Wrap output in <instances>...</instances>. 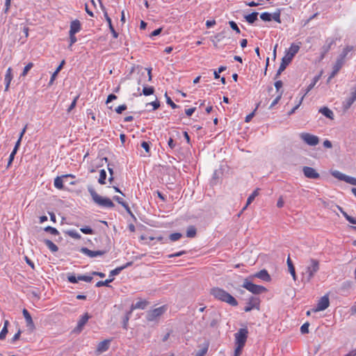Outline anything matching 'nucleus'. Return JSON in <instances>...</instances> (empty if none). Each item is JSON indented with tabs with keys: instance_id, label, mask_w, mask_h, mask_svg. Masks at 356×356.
Here are the masks:
<instances>
[{
	"instance_id": "nucleus-14",
	"label": "nucleus",
	"mask_w": 356,
	"mask_h": 356,
	"mask_svg": "<svg viewBox=\"0 0 356 356\" xmlns=\"http://www.w3.org/2000/svg\"><path fill=\"white\" fill-rule=\"evenodd\" d=\"M330 305V300L327 295H325L318 300L316 307L314 312L323 311L327 309Z\"/></svg>"
},
{
	"instance_id": "nucleus-32",
	"label": "nucleus",
	"mask_w": 356,
	"mask_h": 356,
	"mask_svg": "<svg viewBox=\"0 0 356 356\" xmlns=\"http://www.w3.org/2000/svg\"><path fill=\"white\" fill-rule=\"evenodd\" d=\"M8 325H9L8 321L6 320L4 321L3 327L0 332V340H3L6 338V334H8Z\"/></svg>"
},
{
	"instance_id": "nucleus-55",
	"label": "nucleus",
	"mask_w": 356,
	"mask_h": 356,
	"mask_svg": "<svg viewBox=\"0 0 356 356\" xmlns=\"http://www.w3.org/2000/svg\"><path fill=\"white\" fill-rule=\"evenodd\" d=\"M123 270V268H115L114 270H112L111 272H110V275L109 276L111 277V276H115V275H117L118 274H120V273Z\"/></svg>"
},
{
	"instance_id": "nucleus-27",
	"label": "nucleus",
	"mask_w": 356,
	"mask_h": 356,
	"mask_svg": "<svg viewBox=\"0 0 356 356\" xmlns=\"http://www.w3.org/2000/svg\"><path fill=\"white\" fill-rule=\"evenodd\" d=\"M258 13L253 12L249 15H245L244 17L249 24H254L258 19Z\"/></svg>"
},
{
	"instance_id": "nucleus-58",
	"label": "nucleus",
	"mask_w": 356,
	"mask_h": 356,
	"mask_svg": "<svg viewBox=\"0 0 356 356\" xmlns=\"http://www.w3.org/2000/svg\"><path fill=\"white\" fill-rule=\"evenodd\" d=\"M149 143V142L146 141H143L141 143V147L145 150L147 153H149L150 150Z\"/></svg>"
},
{
	"instance_id": "nucleus-40",
	"label": "nucleus",
	"mask_w": 356,
	"mask_h": 356,
	"mask_svg": "<svg viewBox=\"0 0 356 356\" xmlns=\"http://www.w3.org/2000/svg\"><path fill=\"white\" fill-rule=\"evenodd\" d=\"M66 233L68 236L75 239H80L81 238V235L75 230H69Z\"/></svg>"
},
{
	"instance_id": "nucleus-43",
	"label": "nucleus",
	"mask_w": 356,
	"mask_h": 356,
	"mask_svg": "<svg viewBox=\"0 0 356 356\" xmlns=\"http://www.w3.org/2000/svg\"><path fill=\"white\" fill-rule=\"evenodd\" d=\"M44 230L46 232H49L52 235H58L59 234L58 231L54 228V227H52L51 226H47L46 227Z\"/></svg>"
},
{
	"instance_id": "nucleus-38",
	"label": "nucleus",
	"mask_w": 356,
	"mask_h": 356,
	"mask_svg": "<svg viewBox=\"0 0 356 356\" xmlns=\"http://www.w3.org/2000/svg\"><path fill=\"white\" fill-rule=\"evenodd\" d=\"M344 64V60H341V58H337L335 64L333 66V69L339 72L343 65Z\"/></svg>"
},
{
	"instance_id": "nucleus-62",
	"label": "nucleus",
	"mask_w": 356,
	"mask_h": 356,
	"mask_svg": "<svg viewBox=\"0 0 356 356\" xmlns=\"http://www.w3.org/2000/svg\"><path fill=\"white\" fill-rule=\"evenodd\" d=\"M22 334V331L20 330H18V332L13 336V337L11 339V343H15L16 341L19 339L20 335Z\"/></svg>"
},
{
	"instance_id": "nucleus-21",
	"label": "nucleus",
	"mask_w": 356,
	"mask_h": 356,
	"mask_svg": "<svg viewBox=\"0 0 356 356\" xmlns=\"http://www.w3.org/2000/svg\"><path fill=\"white\" fill-rule=\"evenodd\" d=\"M259 188H256L253 192L248 197V200H247V202H246V204L245 205V207L242 209L241 211L240 212V213L238 214V216L241 215V213L245 211L247 207H248L249 204H250L253 200H254V198L259 195Z\"/></svg>"
},
{
	"instance_id": "nucleus-1",
	"label": "nucleus",
	"mask_w": 356,
	"mask_h": 356,
	"mask_svg": "<svg viewBox=\"0 0 356 356\" xmlns=\"http://www.w3.org/2000/svg\"><path fill=\"white\" fill-rule=\"evenodd\" d=\"M210 294L216 299L226 302L231 306L236 307L238 305L235 298L221 288L213 287L211 289Z\"/></svg>"
},
{
	"instance_id": "nucleus-10",
	"label": "nucleus",
	"mask_w": 356,
	"mask_h": 356,
	"mask_svg": "<svg viewBox=\"0 0 356 356\" xmlns=\"http://www.w3.org/2000/svg\"><path fill=\"white\" fill-rule=\"evenodd\" d=\"M99 4H100V7H101L102 10L104 12V16L106 22H108V27H109V29H110L113 38H117L118 37V33L116 32V31L115 30V29H114V27H113V26L112 24L111 19L108 16V15L107 13V11L106 10V8L104 7L103 3H102L101 0H99Z\"/></svg>"
},
{
	"instance_id": "nucleus-31",
	"label": "nucleus",
	"mask_w": 356,
	"mask_h": 356,
	"mask_svg": "<svg viewBox=\"0 0 356 356\" xmlns=\"http://www.w3.org/2000/svg\"><path fill=\"white\" fill-rule=\"evenodd\" d=\"M339 210L341 211L342 215L345 217V218L351 224L356 225V219L353 217L349 216L346 211L343 210V209L339 207Z\"/></svg>"
},
{
	"instance_id": "nucleus-28",
	"label": "nucleus",
	"mask_w": 356,
	"mask_h": 356,
	"mask_svg": "<svg viewBox=\"0 0 356 356\" xmlns=\"http://www.w3.org/2000/svg\"><path fill=\"white\" fill-rule=\"evenodd\" d=\"M148 305V302L146 300H140L136 302L135 304H132L131 305V310L136 309H144Z\"/></svg>"
},
{
	"instance_id": "nucleus-44",
	"label": "nucleus",
	"mask_w": 356,
	"mask_h": 356,
	"mask_svg": "<svg viewBox=\"0 0 356 356\" xmlns=\"http://www.w3.org/2000/svg\"><path fill=\"white\" fill-rule=\"evenodd\" d=\"M271 19H274L275 22L280 23V10H277L276 12L271 14Z\"/></svg>"
},
{
	"instance_id": "nucleus-37",
	"label": "nucleus",
	"mask_w": 356,
	"mask_h": 356,
	"mask_svg": "<svg viewBox=\"0 0 356 356\" xmlns=\"http://www.w3.org/2000/svg\"><path fill=\"white\" fill-rule=\"evenodd\" d=\"M353 47L350 46H347L343 49L341 54L339 55V58H341V60H344L345 58L348 55V54L352 50Z\"/></svg>"
},
{
	"instance_id": "nucleus-34",
	"label": "nucleus",
	"mask_w": 356,
	"mask_h": 356,
	"mask_svg": "<svg viewBox=\"0 0 356 356\" xmlns=\"http://www.w3.org/2000/svg\"><path fill=\"white\" fill-rule=\"evenodd\" d=\"M331 175L334 177V178H337L341 181H344L346 180V178L347 177V175L340 172L339 171H337V170H333V171H331Z\"/></svg>"
},
{
	"instance_id": "nucleus-35",
	"label": "nucleus",
	"mask_w": 356,
	"mask_h": 356,
	"mask_svg": "<svg viewBox=\"0 0 356 356\" xmlns=\"http://www.w3.org/2000/svg\"><path fill=\"white\" fill-rule=\"evenodd\" d=\"M106 172L105 170H101L99 172V178L98 179V182L100 184H106Z\"/></svg>"
},
{
	"instance_id": "nucleus-26",
	"label": "nucleus",
	"mask_w": 356,
	"mask_h": 356,
	"mask_svg": "<svg viewBox=\"0 0 356 356\" xmlns=\"http://www.w3.org/2000/svg\"><path fill=\"white\" fill-rule=\"evenodd\" d=\"M113 200H115L116 202H118L120 204H121V205H122V207H123L127 210V211L129 213H130L131 215H132V216H133V214H132V213H131V209H130V208H129V205L127 204V202H125L122 200V198H121V197H119V196L115 195V196H114V197H113Z\"/></svg>"
},
{
	"instance_id": "nucleus-60",
	"label": "nucleus",
	"mask_w": 356,
	"mask_h": 356,
	"mask_svg": "<svg viewBox=\"0 0 356 356\" xmlns=\"http://www.w3.org/2000/svg\"><path fill=\"white\" fill-rule=\"evenodd\" d=\"M67 280L70 282V283H76L78 282V277H76L75 275H69L67 276Z\"/></svg>"
},
{
	"instance_id": "nucleus-51",
	"label": "nucleus",
	"mask_w": 356,
	"mask_h": 356,
	"mask_svg": "<svg viewBox=\"0 0 356 356\" xmlns=\"http://www.w3.org/2000/svg\"><path fill=\"white\" fill-rule=\"evenodd\" d=\"M78 280L86 282H90L92 280V277L88 275H79Z\"/></svg>"
},
{
	"instance_id": "nucleus-6",
	"label": "nucleus",
	"mask_w": 356,
	"mask_h": 356,
	"mask_svg": "<svg viewBox=\"0 0 356 356\" xmlns=\"http://www.w3.org/2000/svg\"><path fill=\"white\" fill-rule=\"evenodd\" d=\"M242 286L255 295H259L267 291L266 287L252 283L248 278L245 279Z\"/></svg>"
},
{
	"instance_id": "nucleus-25",
	"label": "nucleus",
	"mask_w": 356,
	"mask_h": 356,
	"mask_svg": "<svg viewBox=\"0 0 356 356\" xmlns=\"http://www.w3.org/2000/svg\"><path fill=\"white\" fill-rule=\"evenodd\" d=\"M286 262H287V266H288V268H289V273L292 275L293 280L296 281V278H297L296 273V270H295V267L293 266V264L292 261L291 260L289 256L287 258V261Z\"/></svg>"
},
{
	"instance_id": "nucleus-48",
	"label": "nucleus",
	"mask_w": 356,
	"mask_h": 356,
	"mask_svg": "<svg viewBox=\"0 0 356 356\" xmlns=\"http://www.w3.org/2000/svg\"><path fill=\"white\" fill-rule=\"evenodd\" d=\"M303 99H304V96H302V97L300 98V101H299L298 104L296 106H294V107H293V108H292V109H291V110L288 113V115H291L292 114H293V113L296 112V110L300 107V106L301 105V104H302V101H303Z\"/></svg>"
},
{
	"instance_id": "nucleus-53",
	"label": "nucleus",
	"mask_w": 356,
	"mask_h": 356,
	"mask_svg": "<svg viewBox=\"0 0 356 356\" xmlns=\"http://www.w3.org/2000/svg\"><path fill=\"white\" fill-rule=\"evenodd\" d=\"M80 230L85 234H92L94 233L93 229L89 227H82Z\"/></svg>"
},
{
	"instance_id": "nucleus-64",
	"label": "nucleus",
	"mask_w": 356,
	"mask_h": 356,
	"mask_svg": "<svg viewBox=\"0 0 356 356\" xmlns=\"http://www.w3.org/2000/svg\"><path fill=\"white\" fill-rule=\"evenodd\" d=\"M236 346H237L234 351V356H238L241 353L242 348L244 347V346H240V345H236Z\"/></svg>"
},
{
	"instance_id": "nucleus-56",
	"label": "nucleus",
	"mask_w": 356,
	"mask_h": 356,
	"mask_svg": "<svg viewBox=\"0 0 356 356\" xmlns=\"http://www.w3.org/2000/svg\"><path fill=\"white\" fill-rule=\"evenodd\" d=\"M79 99V96H76L74 100L72 101V102L71 103L70 106H69V108H67V111L68 113L71 112V111L72 109L74 108V107L76 106V102H77V99Z\"/></svg>"
},
{
	"instance_id": "nucleus-20",
	"label": "nucleus",
	"mask_w": 356,
	"mask_h": 356,
	"mask_svg": "<svg viewBox=\"0 0 356 356\" xmlns=\"http://www.w3.org/2000/svg\"><path fill=\"white\" fill-rule=\"evenodd\" d=\"M81 30V22L78 19L73 20L70 24V35L76 34Z\"/></svg>"
},
{
	"instance_id": "nucleus-57",
	"label": "nucleus",
	"mask_w": 356,
	"mask_h": 356,
	"mask_svg": "<svg viewBox=\"0 0 356 356\" xmlns=\"http://www.w3.org/2000/svg\"><path fill=\"white\" fill-rule=\"evenodd\" d=\"M127 106L126 104L119 106L115 108V112L118 114H121L124 111L127 109Z\"/></svg>"
},
{
	"instance_id": "nucleus-7",
	"label": "nucleus",
	"mask_w": 356,
	"mask_h": 356,
	"mask_svg": "<svg viewBox=\"0 0 356 356\" xmlns=\"http://www.w3.org/2000/svg\"><path fill=\"white\" fill-rule=\"evenodd\" d=\"M248 330L245 328H241L234 334L236 345L244 346L248 339Z\"/></svg>"
},
{
	"instance_id": "nucleus-39",
	"label": "nucleus",
	"mask_w": 356,
	"mask_h": 356,
	"mask_svg": "<svg viewBox=\"0 0 356 356\" xmlns=\"http://www.w3.org/2000/svg\"><path fill=\"white\" fill-rule=\"evenodd\" d=\"M154 92V88L152 86L149 87H144L143 89V94L145 96H148L152 95Z\"/></svg>"
},
{
	"instance_id": "nucleus-50",
	"label": "nucleus",
	"mask_w": 356,
	"mask_h": 356,
	"mask_svg": "<svg viewBox=\"0 0 356 356\" xmlns=\"http://www.w3.org/2000/svg\"><path fill=\"white\" fill-rule=\"evenodd\" d=\"M309 323L308 322L305 323L300 327V332L302 334H307L309 332Z\"/></svg>"
},
{
	"instance_id": "nucleus-63",
	"label": "nucleus",
	"mask_w": 356,
	"mask_h": 356,
	"mask_svg": "<svg viewBox=\"0 0 356 356\" xmlns=\"http://www.w3.org/2000/svg\"><path fill=\"white\" fill-rule=\"evenodd\" d=\"M118 97L115 95L114 94H111L109 95L108 97H107V99H106V104H108L109 102H112L113 100H115Z\"/></svg>"
},
{
	"instance_id": "nucleus-3",
	"label": "nucleus",
	"mask_w": 356,
	"mask_h": 356,
	"mask_svg": "<svg viewBox=\"0 0 356 356\" xmlns=\"http://www.w3.org/2000/svg\"><path fill=\"white\" fill-rule=\"evenodd\" d=\"M205 319L209 321V323H203L201 324L202 327H206L209 325L212 328L218 327L221 321V314L216 310H207L202 317L203 321Z\"/></svg>"
},
{
	"instance_id": "nucleus-12",
	"label": "nucleus",
	"mask_w": 356,
	"mask_h": 356,
	"mask_svg": "<svg viewBox=\"0 0 356 356\" xmlns=\"http://www.w3.org/2000/svg\"><path fill=\"white\" fill-rule=\"evenodd\" d=\"M165 312L164 307H160L149 311L147 315V319L149 321H154L157 317L161 316Z\"/></svg>"
},
{
	"instance_id": "nucleus-33",
	"label": "nucleus",
	"mask_w": 356,
	"mask_h": 356,
	"mask_svg": "<svg viewBox=\"0 0 356 356\" xmlns=\"http://www.w3.org/2000/svg\"><path fill=\"white\" fill-rule=\"evenodd\" d=\"M197 229L193 225H191L188 227L186 231V236L188 238H193L196 236Z\"/></svg>"
},
{
	"instance_id": "nucleus-29",
	"label": "nucleus",
	"mask_w": 356,
	"mask_h": 356,
	"mask_svg": "<svg viewBox=\"0 0 356 356\" xmlns=\"http://www.w3.org/2000/svg\"><path fill=\"white\" fill-rule=\"evenodd\" d=\"M209 341H206L204 344H203V347L202 348V349H200L195 355V356H204L207 351H208V349H209Z\"/></svg>"
},
{
	"instance_id": "nucleus-49",
	"label": "nucleus",
	"mask_w": 356,
	"mask_h": 356,
	"mask_svg": "<svg viewBox=\"0 0 356 356\" xmlns=\"http://www.w3.org/2000/svg\"><path fill=\"white\" fill-rule=\"evenodd\" d=\"M229 24L230 26V27L234 30L237 33H241V31L238 26V25L236 24V23L234 21H229Z\"/></svg>"
},
{
	"instance_id": "nucleus-23",
	"label": "nucleus",
	"mask_w": 356,
	"mask_h": 356,
	"mask_svg": "<svg viewBox=\"0 0 356 356\" xmlns=\"http://www.w3.org/2000/svg\"><path fill=\"white\" fill-rule=\"evenodd\" d=\"M319 113H322L323 115H325L326 118L332 120L334 118V113L333 112L327 107L324 106L319 109Z\"/></svg>"
},
{
	"instance_id": "nucleus-22",
	"label": "nucleus",
	"mask_w": 356,
	"mask_h": 356,
	"mask_svg": "<svg viewBox=\"0 0 356 356\" xmlns=\"http://www.w3.org/2000/svg\"><path fill=\"white\" fill-rule=\"evenodd\" d=\"M73 177L72 175H65L62 177H57L54 179V186L58 189H63V177Z\"/></svg>"
},
{
	"instance_id": "nucleus-15",
	"label": "nucleus",
	"mask_w": 356,
	"mask_h": 356,
	"mask_svg": "<svg viewBox=\"0 0 356 356\" xmlns=\"http://www.w3.org/2000/svg\"><path fill=\"white\" fill-rule=\"evenodd\" d=\"M335 43L334 38H327L325 41V44L321 48L320 60H323L326 54L330 50L331 47Z\"/></svg>"
},
{
	"instance_id": "nucleus-47",
	"label": "nucleus",
	"mask_w": 356,
	"mask_h": 356,
	"mask_svg": "<svg viewBox=\"0 0 356 356\" xmlns=\"http://www.w3.org/2000/svg\"><path fill=\"white\" fill-rule=\"evenodd\" d=\"M181 236L182 235L181 233H178V232L172 233V234H170L169 238L172 241H176L179 240L181 237Z\"/></svg>"
},
{
	"instance_id": "nucleus-17",
	"label": "nucleus",
	"mask_w": 356,
	"mask_h": 356,
	"mask_svg": "<svg viewBox=\"0 0 356 356\" xmlns=\"http://www.w3.org/2000/svg\"><path fill=\"white\" fill-rule=\"evenodd\" d=\"M23 316L26 320V325L31 330L35 329V325L32 317L26 309H24L22 311Z\"/></svg>"
},
{
	"instance_id": "nucleus-59",
	"label": "nucleus",
	"mask_w": 356,
	"mask_h": 356,
	"mask_svg": "<svg viewBox=\"0 0 356 356\" xmlns=\"http://www.w3.org/2000/svg\"><path fill=\"white\" fill-rule=\"evenodd\" d=\"M345 181L346 183L350 184L352 185L356 186V179L352 177L347 176L346 178Z\"/></svg>"
},
{
	"instance_id": "nucleus-36",
	"label": "nucleus",
	"mask_w": 356,
	"mask_h": 356,
	"mask_svg": "<svg viewBox=\"0 0 356 356\" xmlns=\"http://www.w3.org/2000/svg\"><path fill=\"white\" fill-rule=\"evenodd\" d=\"M114 278H110L108 280H106L105 281H99L96 283L95 286L96 287H101V286H110L108 284L111 282H113Z\"/></svg>"
},
{
	"instance_id": "nucleus-2",
	"label": "nucleus",
	"mask_w": 356,
	"mask_h": 356,
	"mask_svg": "<svg viewBox=\"0 0 356 356\" xmlns=\"http://www.w3.org/2000/svg\"><path fill=\"white\" fill-rule=\"evenodd\" d=\"M300 47L297 44H292L287 51L286 54L282 58L281 64L277 73L275 75L274 79H277L281 73L286 68L287 65L291 63L293 56L298 52Z\"/></svg>"
},
{
	"instance_id": "nucleus-9",
	"label": "nucleus",
	"mask_w": 356,
	"mask_h": 356,
	"mask_svg": "<svg viewBox=\"0 0 356 356\" xmlns=\"http://www.w3.org/2000/svg\"><path fill=\"white\" fill-rule=\"evenodd\" d=\"M260 300L259 298L250 296L247 302V305L244 308L245 312H249L253 309H259Z\"/></svg>"
},
{
	"instance_id": "nucleus-16",
	"label": "nucleus",
	"mask_w": 356,
	"mask_h": 356,
	"mask_svg": "<svg viewBox=\"0 0 356 356\" xmlns=\"http://www.w3.org/2000/svg\"><path fill=\"white\" fill-rule=\"evenodd\" d=\"M250 278L257 277L266 282H270L271 280L270 276L266 269L261 270L256 273L250 277Z\"/></svg>"
},
{
	"instance_id": "nucleus-45",
	"label": "nucleus",
	"mask_w": 356,
	"mask_h": 356,
	"mask_svg": "<svg viewBox=\"0 0 356 356\" xmlns=\"http://www.w3.org/2000/svg\"><path fill=\"white\" fill-rule=\"evenodd\" d=\"M282 95H283V90H281V92L277 95L276 98L273 101V102L270 105V108H272L273 107H274L279 102V101L282 98Z\"/></svg>"
},
{
	"instance_id": "nucleus-19",
	"label": "nucleus",
	"mask_w": 356,
	"mask_h": 356,
	"mask_svg": "<svg viewBox=\"0 0 356 356\" xmlns=\"http://www.w3.org/2000/svg\"><path fill=\"white\" fill-rule=\"evenodd\" d=\"M90 318L88 313L84 314L81 318L78 321L77 326L76 327V330L81 332L83 329V327L86 324L88 319Z\"/></svg>"
},
{
	"instance_id": "nucleus-52",
	"label": "nucleus",
	"mask_w": 356,
	"mask_h": 356,
	"mask_svg": "<svg viewBox=\"0 0 356 356\" xmlns=\"http://www.w3.org/2000/svg\"><path fill=\"white\" fill-rule=\"evenodd\" d=\"M165 96L166 97L167 104L170 105L172 107V108H176L178 107V106L172 101L171 98L168 96L167 92L165 93Z\"/></svg>"
},
{
	"instance_id": "nucleus-24",
	"label": "nucleus",
	"mask_w": 356,
	"mask_h": 356,
	"mask_svg": "<svg viewBox=\"0 0 356 356\" xmlns=\"http://www.w3.org/2000/svg\"><path fill=\"white\" fill-rule=\"evenodd\" d=\"M321 76V73L318 75H316L314 77L312 82L307 86L305 90V94L302 95L304 97L307 95V93L315 86L316 83L319 81Z\"/></svg>"
},
{
	"instance_id": "nucleus-5",
	"label": "nucleus",
	"mask_w": 356,
	"mask_h": 356,
	"mask_svg": "<svg viewBox=\"0 0 356 356\" xmlns=\"http://www.w3.org/2000/svg\"><path fill=\"white\" fill-rule=\"evenodd\" d=\"M88 192L90 193L92 200L98 205L106 207L113 208L114 207V203L108 197H103L99 195L92 187H88Z\"/></svg>"
},
{
	"instance_id": "nucleus-8",
	"label": "nucleus",
	"mask_w": 356,
	"mask_h": 356,
	"mask_svg": "<svg viewBox=\"0 0 356 356\" xmlns=\"http://www.w3.org/2000/svg\"><path fill=\"white\" fill-rule=\"evenodd\" d=\"M300 138L306 144L310 146H316L319 143V138L315 135L309 133L303 132L300 134Z\"/></svg>"
},
{
	"instance_id": "nucleus-11",
	"label": "nucleus",
	"mask_w": 356,
	"mask_h": 356,
	"mask_svg": "<svg viewBox=\"0 0 356 356\" xmlns=\"http://www.w3.org/2000/svg\"><path fill=\"white\" fill-rule=\"evenodd\" d=\"M108 250H109L104 249V250H101L93 251V250H89L88 248H86V247H83L80 249V251L82 253L86 254L89 257L102 256V255L105 254L106 253H107L108 252Z\"/></svg>"
},
{
	"instance_id": "nucleus-61",
	"label": "nucleus",
	"mask_w": 356,
	"mask_h": 356,
	"mask_svg": "<svg viewBox=\"0 0 356 356\" xmlns=\"http://www.w3.org/2000/svg\"><path fill=\"white\" fill-rule=\"evenodd\" d=\"M17 152L15 151H13L9 156V159H8V165H7V168H9L10 165H11L13 161L14 160V158H15V155L16 154Z\"/></svg>"
},
{
	"instance_id": "nucleus-30",
	"label": "nucleus",
	"mask_w": 356,
	"mask_h": 356,
	"mask_svg": "<svg viewBox=\"0 0 356 356\" xmlns=\"http://www.w3.org/2000/svg\"><path fill=\"white\" fill-rule=\"evenodd\" d=\"M44 243L52 252H56L58 251V246L56 244H54L49 239H44Z\"/></svg>"
},
{
	"instance_id": "nucleus-42",
	"label": "nucleus",
	"mask_w": 356,
	"mask_h": 356,
	"mask_svg": "<svg viewBox=\"0 0 356 356\" xmlns=\"http://www.w3.org/2000/svg\"><path fill=\"white\" fill-rule=\"evenodd\" d=\"M260 18L265 22L271 21V14L267 12H264L260 15Z\"/></svg>"
},
{
	"instance_id": "nucleus-54",
	"label": "nucleus",
	"mask_w": 356,
	"mask_h": 356,
	"mask_svg": "<svg viewBox=\"0 0 356 356\" xmlns=\"http://www.w3.org/2000/svg\"><path fill=\"white\" fill-rule=\"evenodd\" d=\"M282 86H283V82L281 80H277L275 81V87L277 92H278V94L281 92V91H280V90L282 88Z\"/></svg>"
},
{
	"instance_id": "nucleus-18",
	"label": "nucleus",
	"mask_w": 356,
	"mask_h": 356,
	"mask_svg": "<svg viewBox=\"0 0 356 356\" xmlns=\"http://www.w3.org/2000/svg\"><path fill=\"white\" fill-rule=\"evenodd\" d=\"M110 342H111L110 339H106V340L101 341L97 345L96 351L98 353H102L103 352L106 351L109 348Z\"/></svg>"
},
{
	"instance_id": "nucleus-4",
	"label": "nucleus",
	"mask_w": 356,
	"mask_h": 356,
	"mask_svg": "<svg viewBox=\"0 0 356 356\" xmlns=\"http://www.w3.org/2000/svg\"><path fill=\"white\" fill-rule=\"evenodd\" d=\"M319 269V261L314 258H310L308 261V265L305 268V272L302 273V276L305 277L307 282H311Z\"/></svg>"
},
{
	"instance_id": "nucleus-41",
	"label": "nucleus",
	"mask_w": 356,
	"mask_h": 356,
	"mask_svg": "<svg viewBox=\"0 0 356 356\" xmlns=\"http://www.w3.org/2000/svg\"><path fill=\"white\" fill-rule=\"evenodd\" d=\"M13 79V75H12V69L11 67H8L6 72V74L5 76V82H8V83H10L11 81Z\"/></svg>"
},
{
	"instance_id": "nucleus-13",
	"label": "nucleus",
	"mask_w": 356,
	"mask_h": 356,
	"mask_svg": "<svg viewBox=\"0 0 356 356\" xmlns=\"http://www.w3.org/2000/svg\"><path fill=\"white\" fill-rule=\"evenodd\" d=\"M302 172L304 175L309 179H317L320 178V175L316 170L312 167L304 166L302 168Z\"/></svg>"
},
{
	"instance_id": "nucleus-46",
	"label": "nucleus",
	"mask_w": 356,
	"mask_h": 356,
	"mask_svg": "<svg viewBox=\"0 0 356 356\" xmlns=\"http://www.w3.org/2000/svg\"><path fill=\"white\" fill-rule=\"evenodd\" d=\"M33 63H29L24 68V70L21 74L22 76H25L28 72L33 67Z\"/></svg>"
}]
</instances>
